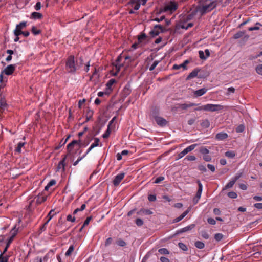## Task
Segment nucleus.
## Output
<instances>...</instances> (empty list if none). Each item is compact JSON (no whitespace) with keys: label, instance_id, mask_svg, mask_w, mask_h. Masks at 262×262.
I'll use <instances>...</instances> for the list:
<instances>
[{"label":"nucleus","instance_id":"09e8293b","mask_svg":"<svg viewBox=\"0 0 262 262\" xmlns=\"http://www.w3.org/2000/svg\"><path fill=\"white\" fill-rule=\"evenodd\" d=\"M91 219H92L91 216L88 217L86 218V219L85 220V221L83 223V225L82 226V228H83L85 226L88 225L89 224Z\"/></svg>","mask_w":262,"mask_h":262},{"label":"nucleus","instance_id":"cd10ccee","mask_svg":"<svg viewBox=\"0 0 262 262\" xmlns=\"http://www.w3.org/2000/svg\"><path fill=\"white\" fill-rule=\"evenodd\" d=\"M42 15L41 13L36 12H34L31 14V18L35 19H40L42 17Z\"/></svg>","mask_w":262,"mask_h":262},{"label":"nucleus","instance_id":"0e129e2a","mask_svg":"<svg viewBox=\"0 0 262 262\" xmlns=\"http://www.w3.org/2000/svg\"><path fill=\"white\" fill-rule=\"evenodd\" d=\"M136 224L138 226H142L143 224V221L141 219H137L136 220Z\"/></svg>","mask_w":262,"mask_h":262},{"label":"nucleus","instance_id":"e2e57ef3","mask_svg":"<svg viewBox=\"0 0 262 262\" xmlns=\"http://www.w3.org/2000/svg\"><path fill=\"white\" fill-rule=\"evenodd\" d=\"M113 241V239L111 237L108 238L105 242V246H108L110 245Z\"/></svg>","mask_w":262,"mask_h":262},{"label":"nucleus","instance_id":"8fccbe9b","mask_svg":"<svg viewBox=\"0 0 262 262\" xmlns=\"http://www.w3.org/2000/svg\"><path fill=\"white\" fill-rule=\"evenodd\" d=\"M164 179V177L163 176L159 177L155 179L154 183L156 184L159 183L160 182L163 181Z\"/></svg>","mask_w":262,"mask_h":262},{"label":"nucleus","instance_id":"f03ea898","mask_svg":"<svg viewBox=\"0 0 262 262\" xmlns=\"http://www.w3.org/2000/svg\"><path fill=\"white\" fill-rule=\"evenodd\" d=\"M66 70L68 73H75L77 70V66L75 61L74 56L70 55L67 59Z\"/></svg>","mask_w":262,"mask_h":262},{"label":"nucleus","instance_id":"c756f323","mask_svg":"<svg viewBox=\"0 0 262 262\" xmlns=\"http://www.w3.org/2000/svg\"><path fill=\"white\" fill-rule=\"evenodd\" d=\"M18 232V229L16 228V227H14L10 231L11 238L14 239V237L17 235Z\"/></svg>","mask_w":262,"mask_h":262},{"label":"nucleus","instance_id":"412c9836","mask_svg":"<svg viewBox=\"0 0 262 262\" xmlns=\"http://www.w3.org/2000/svg\"><path fill=\"white\" fill-rule=\"evenodd\" d=\"M47 196L42 194H39L36 199V203L41 204L47 200Z\"/></svg>","mask_w":262,"mask_h":262},{"label":"nucleus","instance_id":"c9c22d12","mask_svg":"<svg viewBox=\"0 0 262 262\" xmlns=\"http://www.w3.org/2000/svg\"><path fill=\"white\" fill-rule=\"evenodd\" d=\"M32 33L35 35H38L40 33V30H38L36 28V27L35 26H33L32 27Z\"/></svg>","mask_w":262,"mask_h":262},{"label":"nucleus","instance_id":"e433bc0d","mask_svg":"<svg viewBox=\"0 0 262 262\" xmlns=\"http://www.w3.org/2000/svg\"><path fill=\"white\" fill-rule=\"evenodd\" d=\"M225 155L228 158H232L235 156V154L233 151H228L226 152Z\"/></svg>","mask_w":262,"mask_h":262},{"label":"nucleus","instance_id":"5fc2aeb1","mask_svg":"<svg viewBox=\"0 0 262 262\" xmlns=\"http://www.w3.org/2000/svg\"><path fill=\"white\" fill-rule=\"evenodd\" d=\"M148 199L149 201L154 202L156 200V196L155 194H150L148 196Z\"/></svg>","mask_w":262,"mask_h":262},{"label":"nucleus","instance_id":"1a4fd4ad","mask_svg":"<svg viewBox=\"0 0 262 262\" xmlns=\"http://www.w3.org/2000/svg\"><path fill=\"white\" fill-rule=\"evenodd\" d=\"M88 143H85L83 142V141H81V140H73L71 142L69 143L67 147H71L72 146H74L75 145H82V146H87Z\"/></svg>","mask_w":262,"mask_h":262},{"label":"nucleus","instance_id":"bb28decb","mask_svg":"<svg viewBox=\"0 0 262 262\" xmlns=\"http://www.w3.org/2000/svg\"><path fill=\"white\" fill-rule=\"evenodd\" d=\"M262 26V25L258 22H257L255 24V26L254 27H251L248 28V30L250 31H254V30H258L259 29L260 27Z\"/></svg>","mask_w":262,"mask_h":262},{"label":"nucleus","instance_id":"338daca9","mask_svg":"<svg viewBox=\"0 0 262 262\" xmlns=\"http://www.w3.org/2000/svg\"><path fill=\"white\" fill-rule=\"evenodd\" d=\"M207 167L209 170H210L212 172H214L215 170V166L212 164H208L207 165Z\"/></svg>","mask_w":262,"mask_h":262},{"label":"nucleus","instance_id":"393cba45","mask_svg":"<svg viewBox=\"0 0 262 262\" xmlns=\"http://www.w3.org/2000/svg\"><path fill=\"white\" fill-rule=\"evenodd\" d=\"M193 24L191 23H189L188 24H186L185 23H182L180 24V27L182 29H185L186 30L188 28L192 27Z\"/></svg>","mask_w":262,"mask_h":262},{"label":"nucleus","instance_id":"864d4df0","mask_svg":"<svg viewBox=\"0 0 262 262\" xmlns=\"http://www.w3.org/2000/svg\"><path fill=\"white\" fill-rule=\"evenodd\" d=\"M198 169L202 171V172H205L207 171V169L204 165H200L198 166Z\"/></svg>","mask_w":262,"mask_h":262},{"label":"nucleus","instance_id":"7ed1b4c3","mask_svg":"<svg viewBox=\"0 0 262 262\" xmlns=\"http://www.w3.org/2000/svg\"><path fill=\"white\" fill-rule=\"evenodd\" d=\"M16 69L15 64H10L7 66L4 70L1 72L0 74V81L2 82L3 81V74H5L6 75H12L14 71Z\"/></svg>","mask_w":262,"mask_h":262},{"label":"nucleus","instance_id":"6e6552de","mask_svg":"<svg viewBox=\"0 0 262 262\" xmlns=\"http://www.w3.org/2000/svg\"><path fill=\"white\" fill-rule=\"evenodd\" d=\"M155 120L157 124L160 126H166L167 123V121L166 119L160 116L155 117Z\"/></svg>","mask_w":262,"mask_h":262},{"label":"nucleus","instance_id":"79ce46f5","mask_svg":"<svg viewBox=\"0 0 262 262\" xmlns=\"http://www.w3.org/2000/svg\"><path fill=\"white\" fill-rule=\"evenodd\" d=\"M228 196L230 198L235 199L237 197V194L235 192L231 191L228 193Z\"/></svg>","mask_w":262,"mask_h":262},{"label":"nucleus","instance_id":"37998d69","mask_svg":"<svg viewBox=\"0 0 262 262\" xmlns=\"http://www.w3.org/2000/svg\"><path fill=\"white\" fill-rule=\"evenodd\" d=\"M256 71L257 74L262 75V64H259L256 67Z\"/></svg>","mask_w":262,"mask_h":262},{"label":"nucleus","instance_id":"f704fd0d","mask_svg":"<svg viewBox=\"0 0 262 262\" xmlns=\"http://www.w3.org/2000/svg\"><path fill=\"white\" fill-rule=\"evenodd\" d=\"M116 243L118 246L121 247H124L126 245V242L121 239H118Z\"/></svg>","mask_w":262,"mask_h":262},{"label":"nucleus","instance_id":"a18cd8bd","mask_svg":"<svg viewBox=\"0 0 262 262\" xmlns=\"http://www.w3.org/2000/svg\"><path fill=\"white\" fill-rule=\"evenodd\" d=\"M223 237V235L221 233H216L215 234L214 238L217 241H221Z\"/></svg>","mask_w":262,"mask_h":262},{"label":"nucleus","instance_id":"a878e982","mask_svg":"<svg viewBox=\"0 0 262 262\" xmlns=\"http://www.w3.org/2000/svg\"><path fill=\"white\" fill-rule=\"evenodd\" d=\"M53 255V252L52 251H50L48 252L43 257L42 259V261L47 262L48 259L51 258Z\"/></svg>","mask_w":262,"mask_h":262},{"label":"nucleus","instance_id":"9b49d317","mask_svg":"<svg viewBox=\"0 0 262 262\" xmlns=\"http://www.w3.org/2000/svg\"><path fill=\"white\" fill-rule=\"evenodd\" d=\"M194 227V224H191L177 231V234H181L192 230Z\"/></svg>","mask_w":262,"mask_h":262},{"label":"nucleus","instance_id":"423d86ee","mask_svg":"<svg viewBox=\"0 0 262 262\" xmlns=\"http://www.w3.org/2000/svg\"><path fill=\"white\" fill-rule=\"evenodd\" d=\"M164 32V28L160 25H156L155 26L154 29L150 31V34L152 36H156L158 35L160 33Z\"/></svg>","mask_w":262,"mask_h":262},{"label":"nucleus","instance_id":"f3484780","mask_svg":"<svg viewBox=\"0 0 262 262\" xmlns=\"http://www.w3.org/2000/svg\"><path fill=\"white\" fill-rule=\"evenodd\" d=\"M207 91V90L205 88H202V89H199L198 90H196L195 91H194V94L197 96V97H199V96H201L202 95H203L204 94H205Z\"/></svg>","mask_w":262,"mask_h":262},{"label":"nucleus","instance_id":"473e14b6","mask_svg":"<svg viewBox=\"0 0 262 262\" xmlns=\"http://www.w3.org/2000/svg\"><path fill=\"white\" fill-rule=\"evenodd\" d=\"M74 247L73 245H71L68 250H67V251L65 253V255L66 256H70L72 253L74 251Z\"/></svg>","mask_w":262,"mask_h":262},{"label":"nucleus","instance_id":"052dcab7","mask_svg":"<svg viewBox=\"0 0 262 262\" xmlns=\"http://www.w3.org/2000/svg\"><path fill=\"white\" fill-rule=\"evenodd\" d=\"M195 157L193 155H189L187 156L185 158V160H187L189 161H194L195 160Z\"/></svg>","mask_w":262,"mask_h":262},{"label":"nucleus","instance_id":"6e6d98bb","mask_svg":"<svg viewBox=\"0 0 262 262\" xmlns=\"http://www.w3.org/2000/svg\"><path fill=\"white\" fill-rule=\"evenodd\" d=\"M142 212L146 215H150L153 213L152 211L150 210V209H143L142 210Z\"/></svg>","mask_w":262,"mask_h":262},{"label":"nucleus","instance_id":"f257e3e1","mask_svg":"<svg viewBox=\"0 0 262 262\" xmlns=\"http://www.w3.org/2000/svg\"><path fill=\"white\" fill-rule=\"evenodd\" d=\"M222 0H201L200 5L197 7L196 11L201 15L208 12L214 8L217 3Z\"/></svg>","mask_w":262,"mask_h":262},{"label":"nucleus","instance_id":"a211bd4d","mask_svg":"<svg viewBox=\"0 0 262 262\" xmlns=\"http://www.w3.org/2000/svg\"><path fill=\"white\" fill-rule=\"evenodd\" d=\"M121 58V56L120 55L118 57L117 60H116L115 68L116 70V72H118L120 71V68L122 66V64L120 63Z\"/></svg>","mask_w":262,"mask_h":262},{"label":"nucleus","instance_id":"4c0bfd02","mask_svg":"<svg viewBox=\"0 0 262 262\" xmlns=\"http://www.w3.org/2000/svg\"><path fill=\"white\" fill-rule=\"evenodd\" d=\"M244 35V32L239 31L234 35V39H238L242 37Z\"/></svg>","mask_w":262,"mask_h":262},{"label":"nucleus","instance_id":"58836bf2","mask_svg":"<svg viewBox=\"0 0 262 262\" xmlns=\"http://www.w3.org/2000/svg\"><path fill=\"white\" fill-rule=\"evenodd\" d=\"M158 252L161 254L166 255L169 254V251L166 248H161L159 249Z\"/></svg>","mask_w":262,"mask_h":262},{"label":"nucleus","instance_id":"c85d7f7f","mask_svg":"<svg viewBox=\"0 0 262 262\" xmlns=\"http://www.w3.org/2000/svg\"><path fill=\"white\" fill-rule=\"evenodd\" d=\"M174 70H179L181 68L183 69V70H185L187 69V67H185L183 63H181L180 64H174L172 67Z\"/></svg>","mask_w":262,"mask_h":262},{"label":"nucleus","instance_id":"39448f33","mask_svg":"<svg viewBox=\"0 0 262 262\" xmlns=\"http://www.w3.org/2000/svg\"><path fill=\"white\" fill-rule=\"evenodd\" d=\"M178 8L177 4L174 2H170L166 4L164 7V11L172 13L175 11Z\"/></svg>","mask_w":262,"mask_h":262},{"label":"nucleus","instance_id":"9d476101","mask_svg":"<svg viewBox=\"0 0 262 262\" xmlns=\"http://www.w3.org/2000/svg\"><path fill=\"white\" fill-rule=\"evenodd\" d=\"M6 100L4 98L2 97L0 98V120L2 119V112L5 110L6 107Z\"/></svg>","mask_w":262,"mask_h":262},{"label":"nucleus","instance_id":"dca6fc26","mask_svg":"<svg viewBox=\"0 0 262 262\" xmlns=\"http://www.w3.org/2000/svg\"><path fill=\"white\" fill-rule=\"evenodd\" d=\"M194 148H185L181 152H180L178 155V157L176 159V160L180 159L183 157L185 155H186L187 153L191 151Z\"/></svg>","mask_w":262,"mask_h":262},{"label":"nucleus","instance_id":"3c124183","mask_svg":"<svg viewBox=\"0 0 262 262\" xmlns=\"http://www.w3.org/2000/svg\"><path fill=\"white\" fill-rule=\"evenodd\" d=\"M23 33V31L20 29H17V27H16L14 31V33L15 36H19L21 35Z\"/></svg>","mask_w":262,"mask_h":262},{"label":"nucleus","instance_id":"69168bd1","mask_svg":"<svg viewBox=\"0 0 262 262\" xmlns=\"http://www.w3.org/2000/svg\"><path fill=\"white\" fill-rule=\"evenodd\" d=\"M207 222L211 225H215L216 224L215 220L212 218H208L207 219Z\"/></svg>","mask_w":262,"mask_h":262},{"label":"nucleus","instance_id":"4468645a","mask_svg":"<svg viewBox=\"0 0 262 262\" xmlns=\"http://www.w3.org/2000/svg\"><path fill=\"white\" fill-rule=\"evenodd\" d=\"M228 137V135L225 132H220L216 135V139L218 140H224Z\"/></svg>","mask_w":262,"mask_h":262},{"label":"nucleus","instance_id":"c03bdc74","mask_svg":"<svg viewBox=\"0 0 262 262\" xmlns=\"http://www.w3.org/2000/svg\"><path fill=\"white\" fill-rule=\"evenodd\" d=\"M159 63V61H158V60L155 61L153 62V63L152 64V65L150 67L149 70L150 71L154 70L155 69V68L156 67V66Z\"/></svg>","mask_w":262,"mask_h":262},{"label":"nucleus","instance_id":"aec40b11","mask_svg":"<svg viewBox=\"0 0 262 262\" xmlns=\"http://www.w3.org/2000/svg\"><path fill=\"white\" fill-rule=\"evenodd\" d=\"M189 210L187 209L185 211H184L181 215H180L179 217L176 218L173 222L174 223H177L181 221L184 217H185L187 214L188 213Z\"/></svg>","mask_w":262,"mask_h":262},{"label":"nucleus","instance_id":"f8f14e48","mask_svg":"<svg viewBox=\"0 0 262 262\" xmlns=\"http://www.w3.org/2000/svg\"><path fill=\"white\" fill-rule=\"evenodd\" d=\"M67 156H64V157L59 162L57 166V170L59 171L61 170L62 171H64L65 169V161L66 159Z\"/></svg>","mask_w":262,"mask_h":262},{"label":"nucleus","instance_id":"2f4dec72","mask_svg":"<svg viewBox=\"0 0 262 262\" xmlns=\"http://www.w3.org/2000/svg\"><path fill=\"white\" fill-rule=\"evenodd\" d=\"M235 180H233L232 179L230 181L229 183H228L225 187V189H229L232 188L234 184L235 183Z\"/></svg>","mask_w":262,"mask_h":262},{"label":"nucleus","instance_id":"603ef678","mask_svg":"<svg viewBox=\"0 0 262 262\" xmlns=\"http://www.w3.org/2000/svg\"><path fill=\"white\" fill-rule=\"evenodd\" d=\"M99 139H97V138H95V139H94V143H93L91 145V146H90V147H96V146H98V142H99Z\"/></svg>","mask_w":262,"mask_h":262},{"label":"nucleus","instance_id":"4d7b16f0","mask_svg":"<svg viewBox=\"0 0 262 262\" xmlns=\"http://www.w3.org/2000/svg\"><path fill=\"white\" fill-rule=\"evenodd\" d=\"M199 55L200 58L202 59H206L207 58V57L204 55V52L203 51H199Z\"/></svg>","mask_w":262,"mask_h":262},{"label":"nucleus","instance_id":"a19ab883","mask_svg":"<svg viewBox=\"0 0 262 262\" xmlns=\"http://www.w3.org/2000/svg\"><path fill=\"white\" fill-rule=\"evenodd\" d=\"M178 245H179V248L180 249H181L182 250H183V251H186L188 250L187 246L184 243H179Z\"/></svg>","mask_w":262,"mask_h":262},{"label":"nucleus","instance_id":"6ab92c4d","mask_svg":"<svg viewBox=\"0 0 262 262\" xmlns=\"http://www.w3.org/2000/svg\"><path fill=\"white\" fill-rule=\"evenodd\" d=\"M198 105L199 104H195V103H194L189 102L188 103H184V104H181L180 107L182 109L186 110L187 108H189V107H192V106H198Z\"/></svg>","mask_w":262,"mask_h":262},{"label":"nucleus","instance_id":"ddd939ff","mask_svg":"<svg viewBox=\"0 0 262 262\" xmlns=\"http://www.w3.org/2000/svg\"><path fill=\"white\" fill-rule=\"evenodd\" d=\"M139 0H131L129 3V5L132 8L135 10H138L140 6V4L138 3Z\"/></svg>","mask_w":262,"mask_h":262},{"label":"nucleus","instance_id":"774afa93","mask_svg":"<svg viewBox=\"0 0 262 262\" xmlns=\"http://www.w3.org/2000/svg\"><path fill=\"white\" fill-rule=\"evenodd\" d=\"M160 260L161 262H170V260L168 258L164 256L161 257Z\"/></svg>","mask_w":262,"mask_h":262},{"label":"nucleus","instance_id":"b1692460","mask_svg":"<svg viewBox=\"0 0 262 262\" xmlns=\"http://www.w3.org/2000/svg\"><path fill=\"white\" fill-rule=\"evenodd\" d=\"M91 149L92 148H88V149L86 150V151L85 152H84V154L82 155L81 157H79L78 158V159L75 162H74L73 165L74 166H76L80 161H81L84 157H85V156L90 152V151L91 150Z\"/></svg>","mask_w":262,"mask_h":262},{"label":"nucleus","instance_id":"72a5a7b5","mask_svg":"<svg viewBox=\"0 0 262 262\" xmlns=\"http://www.w3.org/2000/svg\"><path fill=\"white\" fill-rule=\"evenodd\" d=\"M116 80L114 79H111L107 82L106 86L108 89H111L112 86L115 83Z\"/></svg>","mask_w":262,"mask_h":262},{"label":"nucleus","instance_id":"13d9d810","mask_svg":"<svg viewBox=\"0 0 262 262\" xmlns=\"http://www.w3.org/2000/svg\"><path fill=\"white\" fill-rule=\"evenodd\" d=\"M92 115H93V112L91 111H89L88 113H87V115H86V121H89L92 116Z\"/></svg>","mask_w":262,"mask_h":262},{"label":"nucleus","instance_id":"5701e85b","mask_svg":"<svg viewBox=\"0 0 262 262\" xmlns=\"http://www.w3.org/2000/svg\"><path fill=\"white\" fill-rule=\"evenodd\" d=\"M56 214V212L54 210H51L48 214L47 217H48V220L44 224L43 226H46L49 222V221L51 220V219L53 217V216Z\"/></svg>","mask_w":262,"mask_h":262},{"label":"nucleus","instance_id":"0eeeda50","mask_svg":"<svg viewBox=\"0 0 262 262\" xmlns=\"http://www.w3.org/2000/svg\"><path fill=\"white\" fill-rule=\"evenodd\" d=\"M125 176V173L123 172L120 173L115 176L113 180V184L115 186H117L119 184L121 181L123 180Z\"/></svg>","mask_w":262,"mask_h":262},{"label":"nucleus","instance_id":"ea45409f","mask_svg":"<svg viewBox=\"0 0 262 262\" xmlns=\"http://www.w3.org/2000/svg\"><path fill=\"white\" fill-rule=\"evenodd\" d=\"M27 26L26 22H21L20 24L17 25L16 27L17 29L22 30Z\"/></svg>","mask_w":262,"mask_h":262},{"label":"nucleus","instance_id":"49530a36","mask_svg":"<svg viewBox=\"0 0 262 262\" xmlns=\"http://www.w3.org/2000/svg\"><path fill=\"white\" fill-rule=\"evenodd\" d=\"M67 220L69 222H74L75 221V217L72 215L69 214L67 217Z\"/></svg>","mask_w":262,"mask_h":262},{"label":"nucleus","instance_id":"7c9ffc66","mask_svg":"<svg viewBox=\"0 0 262 262\" xmlns=\"http://www.w3.org/2000/svg\"><path fill=\"white\" fill-rule=\"evenodd\" d=\"M194 245L196 248L200 249L204 248L205 247L204 244L203 242L199 241L195 242Z\"/></svg>","mask_w":262,"mask_h":262},{"label":"nucleus","instance_id":"2eb2a0df","mask_svg":"<svg viewBox=\"0 0 262 262\" xmlns=\"http://www.w3.org/2000/svg\"><path fill=\"white\" fill-rule=\"evenodd\" d=\"M198 183L199 185V189L196 195V197L197 198L196 203H197L198 200L200 199L203 190V185L201 184V182L200 181H198Z\"/></svg>","mask_w":262,"mask_h":262},{"label":"nucleus","instance_id":"de8ad7c7","mask_svg":"<svg viewBox=\"0 0 262 262\" xmlns=\"http://www.w3.org/2000/svg\"><path fill=\"white\" fill-rule=\"evenodd\" d=\"M203 158L206 162H209L211 160V157L208 154L203 155Z\"/></svg>","mask_w":262,"mask_h":262},{"label":"nucleus","instance_id":"20e7f679","mask_svg":"<svg viewBox=\"0 0 262 262\" xmlns=\"http://www.w3.org/2000/svg\"><path fill=\"white\" fill-rule=\"evenodd\" d=\"M205 111L217 112L223 109L224 106L220 104H207L205 105Z\"/></svg>","mask_w":262,"mask_h":262},{"label":"nucleus","instance_id":"680f3d73","mask_svg":"<svg viewBox=\"0 0 262 262\" xmlns=\"http://www.w3.org/2000/svg\"><path fill=\"white\" fill-rule=\"evenodd\" d=\"M244 130V126L242 125L238 126L236 129V130L237 133H241V132H243Z\"/></svg>","mask_w":262,"mask_h":262},{"label":"nucleus","instance_id":"4be33fe9","mask_svg":"<svg viewBox=\"0 0 262 262\" xmlns=\"http://www.w3.org/2000/svg\"><path fill=\"white\" fill-rule=\"evenodd\" d=\"M199 71L200 70L198 69H195L193 70L188 76L187 79H191L196 77Z\"/></svg>","mask_w":262,"mask_h":262},{"label":"nucleus","instance_id":"bf43d9fd","mask_svg":"<svg viewBox=\"0 0 262 262\" xmlns=\"http://www.w3.org/2000/svg\"><path fill=\"white\" fill-rule=\"evenodd\" d=\"M164 18H165V16L164 15H162V16H160V17L154 18L152 19V20L160 22V21H161L162 20H163L164 19Z\"/></svg>","mask_w":262,"mask_h":262}]
</instances>
